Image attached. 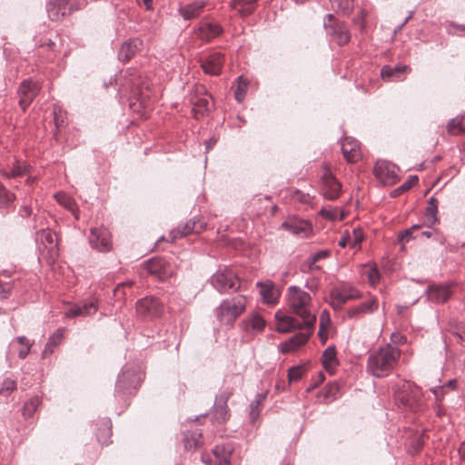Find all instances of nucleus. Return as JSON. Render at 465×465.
Masks as SVG:
<instances>
[{
  "label": "nucleus",
  "mask_w": 465,
  "mask_h": 465,
  "mask_svg": "<svg viewBox=\"0 0 465 465\" xmlns=\"http://www.w3.org/2000/svg\"><path fill=\"white\" fill-rule=\"evenodd\" d=\"M401 350L394 345L386 344L371 352L367 361V371L376 378L389 376L401 358Z\"/></svg>",
  "instance_id": "obj_1"
},
{
  "label": "nucleus",
  "mask_w": 465,
  "mask_h": 465,
  "mask_svg": "<svg viewBox=\"0 0 465 465\" xmlns=\"http://www.w3.org/2000/svg\"><path fill=\"white\" fill-rule=\"evenodd\" d=\"M287 304L290 311L302 320L304 327H313L316 316L313 312L312 296L296 285H291L286 293Z\"/></svg>",
  "instance_id": "obj_2"
},
{
  "label": "nucleus",
  "mask_w": 465,
  "mask_h": 465,
  "mask_svg": "<svg viewBox=\"0 0 465 465\" xmlns=\"http://www.w3.org/2000/svg\"><path fill=\"white\" fill-rule=\"evenodd\" d=\"M246 296L237 294L223 299L214 309V315L220 325L232 327L238 317L246 310Z\"/></svg>",
  "instance_id": "obj_3"
},
{
  "label": "nucleus",
  "mask_w": 465,
  "mask_h": 465,
  "mask_svg": "<svg viewBox=\"0 0 465 465\" xmlns=\"http://www.w3.org/2000/svg\"><path fill=\"white\" fill-rule=\"evenodd\" d=\"M213 287L220 293H229L231 291H238L241 287L236 273L228 268L218 270L210 279Z\"/></svg>",
  "instance_id": "obj_4"
},
{
  "label": "nucleus",
  "mask_w": 465,
  "mask_h": 465,
  "mask_svg": "<svg viewBox=\"0 0 465 465\" xmlns=\"http://www.w3.org/2000/svg\"><path fill=\"white\" fill-rule=\"evenodd\" d=\"M323 26L331 40L338 45L348 44L351 35L345 24L338 22L334 19L333 15L328 14L323 21Z\"/></svg>",
  "instance_id": "obj_5"
},
{
  "label": "nucleus",
  "mask_w": 465,
  "mask_h": 465,
  "mask_svg": "<svg viewBox=\"0 0 465 465\" xmlns=\"http://www.w3.org/2000/svg\"><path fill=\"white\" fill-rule=\"evenodd\" d=\"M330 298V305L334 310H340L348 301L361 298V293L351 284L342 283L331 291Z\"/></svg>",
  "instance_id": "obj_6"
},
{
  "label": "nucleus",
  "mask_w": 465,
  "mask_h": 465,
  "mask_svg": "<svg viewBox=\"0 0 465 465\" xmlns=\"http://www.w3.org/2000/svg\"><path fill=\"white\" fill-rule=\"evenodd\" d=\"M137 314L147 320H153L163 313V304L158 298L147 296L136 302Z\"/></svg>",
  "instance_id": "obj_7"
},
{
  "label": "nucleus",
  "mask_w": 465,
  "mask_h": 465,
  "mask_svg": "<svg viewBox=\"0 0 465 465\" xmlns=\"http://www.w3.org/2000/svg\"><path fill=\"white\" fill-rule=\"evenodd\" d=\"M88 242L92 249L100 252H110L113 248L112 234L104 226L90 229Z\"/></svg>",
  "instance_id": "obj_8"
},
{
  "label": "nucleus",
  "mask_w": 465,
  "mask_h": 465,
  "mask_svg": "<svg viewBox=\"0 0 465 465\" xmlns=\"http://www.w3.org/2000/svg\"><path fill=\"white\" fill-rule=\"evenodd\" d=\"M341 185L329 169L322 176L321 194L327 200L334 201L341 194Z\"/></svg>",
  "instance_id": "obj_9"
},
{
  "label": "nucleus",
  "mask_w": 465,
  "mask_h": 465,
  "mask_svg": "<svg viewBox=\"0 0 465 465\" xmlns=\"http://www.w3.org/2000/svg\"><path fill=\"white\" fill-rule=\"evenodd\" d=\"M137 374L134 371L123 369L119 374L115 384V394L125 395L133 394L137 388Z\"/></svg>",
  "instance_id": "obj_10"
},
{
  "label": "nucleus",
  "mask_w": 465,
  "mask_h": 465,
  "mask_svg": "<svg viewBox=\"0 0 465 465\" xmlns=\"http://www.w3.org/2000/svg\"><path fill=\"white\" fill-rule=\"evenodd\" d=\"M455 285L453 282L444 284H430L426 290L427 299L437 304L445 303L451 296V288Z\"/></svg>",
  "instance_id": "obj_11"
},
{
  "label": "nucleus",
  "mask_w": 465,
  "mask_h": 465,
  "mask_svg": "<svg viewBox=\"0 0 465 465\" xmlns=\"http://www.w3.org/2000/svg\"><path fill=\"white\" fill-rule=\"evenodd\" d=\"M224 64V55L220 52H214L200 58V64L206 74L219 75Z\"/></svg>",
  "instance_id": "obj_12"
},
{
  "label": "nucleus",
  "mask_w": 465,
  "mask_h": 465,
  "mask_svg": "<svg viewBox=\"0 0 465 465\" xmlns=\"http://www.w3.org/2000/svg\"><path fill=\"white\" fill-rule=\"evenodd\" d=\"M40 91V84L32 80H24L18 88L19 105L25 111Z\"/></svg>",
  "instance_id": "obj_13"
},
{
  "label": "nucleus",
  "mask_w": 465,
  "mask_h": 465,
  "mask_svg": "<svg viewBox=\"0 0 465 465\" xmlns=\"http://www.w3.org/2000/svg\"><path fill=\"white\" fill-rule=\"evenodd\" d=\"M395 401L405 411H417L419 409L418 403V391L411 389L410 385L403 386L402 389L398 390L395 394Z\"/></svg>",
  "instance_id": "obj_14"
},
{
  "label": "nucleus",
  "mask_w": 465,
  "mask_h": 465,
  "mask_svg": "<svg viewBox=\"0 0 465 465\" xmlns=\"http://www.w3.org/2000/svg\"><path fill=\"white\" fill-rule=\"evenodd\" d=\"M231 445L216 446L212 455H203L202 460L207 465H230Z\"/></svg>",
  "instance_id": "obj_15"
},
{
  "label": "nucleus",
  "mask_w": 465,
  "mask_h": 465,
  "mask_svg": "<svg viewBox=\"0 0 465 465\" xmlns=\"http://www.w3.org/2000/svg\"><path fill=\"white\" fill-rule=\"evenodd\" d=\"M374 174L383 183H393L397 177L396 166L388 161H377Z\"/></svg>",
  "instance_id": "obj_16"
},
{
  "label": "nucleus",
  "mask_w": 465,
  "mask_h": 465,
  "mask_svg": "<svg viewBox=\"0 0 465 465\" xmlns=\"http://www.w3.org/2000/svg\"><path fill=\"white\" fill-rule=\"evenodd\" d=\"M200 90L203 92L200 97H192L193 113L195 118L203 117L207 112L213 108L212 97L205 92L202 86Z\"/></svg>",
  "instance_id": "obj_17"
},
{
  "label": "nucleus",
  "mask_w": 465,
  "mask_h": 465,
  "mask_svg": "<svg viewBox=\"0 0 465 465\" xmlns=\"http://www.w3.org/2000/svg\"><path fill=\"white\" fill-rule=\"evenodd\" d=\"M341 152L348 163H356L361 156L359 142L351 137L341 141Z\"/></svg>",
  "instance_id": "obj_18"
},
{
  "label": "nucleus",
  "mask_w": 465,
  "mask_h": 465,
  "mask_svg": "<svg viewBox=\"0 0 465 465\" xmlns=\"http://www.w3.org/2000/svg\"><path fill=\"white\" fill-rule=\"evenodd\" d=\"M98 304L94 299L86 300L83 304H75L70 308L66 312L67 318H74L77 316H89L93 315L97 312Z\"/></svg>",
  "instance_id": "obj_19"
},
{
  "label": "nucleus",
  "mask_w": 465,
  "mask_h": 465,
  "mask_svg": "<svg viewBox=\"0 0 465 465\" xmlns=\"http://www.w3.org/2000/svg\"><path fill=\"white\" fill-rule=\"evenodd\" d=\"M206 5L207 1L205 0H194L192 3L180 6L178 13L184 20H192L203 13Z\"/></svg>",
  "instance_id": "obj_20"
},
{
  "label": "nucleus",
  "mask_w": 465,
  "mask_h": 465,
  "mask_svg": "<svg viewBox=\"0 0 465 465\" xmlns=\"http://www.w3.org/2000/svg\"><path fill=\"white\" fill-rule=\"evenodd\" d=\"M206 228V223L200 218L193 217L186 222L183 229H176L173 231V237H183L190 233H200Z\"/></svg>",
  "instance_id": "obj_21"
},
{
  "label": "nucleus",
  "mask_w": 465,
  "mask_h": 465,
  "mask_svg": "<svg viewBox=\"0 0 465 465\" xmlns=\"http://www.w3.org/2000/svg\"><path fill=\"white\" fill-rule=\"evenodd\" d=\"M282 227L292 234L300 236H306L312 229L307 221L296 218L285 221Z\"/></svg>",
  "instance_id": "obj_22"
},
{
  "label": "nucleus",
  "mask_w": 465,
  "mask_h": 465,
  "mask_svg": "<svg viewBox=\"0 0 465 465\" xmlns=\"http://www.w3.org/2000/svg\"><path fill=\"white\" fill-rule=\"evenodd\" d=\"M142 41L138 38H132L124 42L119 52L118 58L120 61L126 63L128 62L140 49Z\"/></svg>",
  "instance_id": "obj_23"
},
{
  "label": "nucleus",
  "mask_w": 465,
  "mask_h": 465,
  "mask_svg": "<svg viewBox=\"0 0 465 465\" xmlns=\"http://www.w3.org/2000/svg\"><path fill=\"white\" fill-rule=\"evenodd\" d=\"M146 269L150 274L155 275L160 280L165 279L170 274L169 268L162 258L150 259L147 262Z\"/></svg>",
  "instance_id": "obj_24"
},
{
  "label": "nucleus",
  "mask_w": 465,
  "mask_h": 465,
  "mask_svg": "<svg viewBox=\"0 0 465 465\" xmlns=\"http://www.w3.org/2000/svg\"><path fill=\"white\" fill-rule=\"evenodd\" d=\"M275 317L277 320L276 330L279 332L286 333V332H290L293 330L301 329V328L304 327L302 321L299 322L296 319H294L292 316H290V315L279 316V313H276Z\"/></svg>",
  "instance_id": "obj_25"
},
{
  "label": "nucleus",
  "mask_w": 465,
  "mask_h": 465,
  "mask_svg": "<svg viewBox=\"0 0 465 465\" xmlns=\"http://www.w3.org/2000/svg\"><path fill=\"white\" fill-rule=\"evenodd\" d=\"M223 32L222 26L216 23H203L198 28L199 37L206 42L219 36Z\"/></svg>",
  "instance_id": "obj_26"
},
{
  "label": "nucleus",
  "mask_w": 465,
  "mask_h": 465,
  "mask_svg": "<svg viewBox=\"0 0 465 465\" xmlns=\"http://www.w3.org/2000/svg\"><path fill=\"white\" fill-rule=\"evenodd\" d=\"M378 309V300L371 298L357 306L348 310L349 318H358L363 314L372 313Z\"/></svg>",
  "instance_id": "obj_27"
},
{
  "label": "nucleus",
  "mask_w": 465,
  "mask_h": 465,
  "mask_svg": "<svg viewBox=\"0 0 465 465\" xmlns=\"http://www.w3.org/2000/svg\"><path fill=\"white\" fill-rule=\"evenodd\" d=\"M310 332H299L292 337H291L288 341L281 343V351L282 353H287L292 351L298 349L300 346L305 344L310 337Z\"/></svg>",
  "instance_id": "obj_28"
},
{
  "label": "nucleus",
  "mask_w": 465,
  "mask_h": 465,
  "mask_svg": "<svg viewBox=\"0 0 465 465\" xmlns=\"http://www.w3.org/2000/svg\"><path fill=\"white\" fill-rule=\"evenodd\" d=\"M258 0H232L230 6L236 10L241 16H248L255 10Z\"/></svg>",
  "instance_id": "obj_29"
},
{
  "label": "nucleus",
  "mask_w": 465,
  "mask_h": 465,
  "mask_svg": "<svg viewBox=\"0 0 465 465\" xmlns=\"http://www.w3.org/2000/svg\"><path fill=\"white\" fill-rule=\"evenodd\" d=\"M260 287V294L264 302L272 304L276 302L278 299V292L274 289V284L272 282H257Z\"/></svg>",
  "instance_id": "obj_30"
},
{
  "label": "nucleus",
  "mask_w": 465,
  "mask_h": 465,
  "mask_svg": "<svg viewBox=\"0 0 465 465\" xmlns=\"http://www.w3.org/2000/svg\"><path fill=\"white\" fill-rule=\"evenodd\" d=\"M184 448L186 450H195L202 444V430L193 429L184 432L183 439Z\"/></svg>",
  "instance_id": "obj_31"
},
{
  "label": "nucleus",
  "mask_w": 465,
  "mask_h": 465,
  "mask_svg": "<svg viewBox=\"0 0 465 465\" xmlns=\"http://www.w3.org/2000/svg\"><path fill=\"white\" fill-rule=\"evenodd\" d=\"M411 68L408 65L398 64L395 66L384 65L381 68V75L383 80L398 79L403 73L410 72Z\"/></svg>",
  "instance_id": "obj_32"
},
{
  "label": "nucleus",
  "mask_w": 465,
  "mask_h": 465,
  "mask_svg": "<svg viewBox=\"0 0 465 465\" xmlns=\"http://www.w3.org/2000/svg\"><path fill=\"white\" fill-rule=\"evenodd\" d=\"M322 364L327 371H331L337 364L336 351L333 346L326 348L322 355Z\"/></svg>",
  "instance_id": "obj_33"
},
{
  "label": "nucleus",
  "mask_w": 465,
  "mask_h": 465,
  "mask_svg": "<svg viewBox=\"0 0 465 465\" xmlns=\"http://www.w3.org/2000/svg\"><path fill=\"white\" fill-rule=\"evenodd\" d=\"M212 415L213 419L216 422H225L230 417L228 405L215 401L213 407Z\"/></svg>",
  "instance_id": "obj_34"
},
{
  "label": "nucleus",
  "mask_w": 465,
  "mask_h": 465,
  "mask_svg": "<svg viewBox=\"0 0 465 465\" xmlns=\"http://www.w3.org/2000/svg\"><path fill=\"white\" fill-rule=\"evenodd\" d=\"M242 323L244 324L246 330L252 328L257 331H262L265 327L264 319L256 312L250 314L247 318L244 319Z\"/></svg>",
  "instance_id": "obj_35"
},
{
  "label": "nucleus",
  "mask_w": 465,
  "mask_h": 465,
  "mask_svg": "<svg viewBox=\"0 0 465 465\" xmlns=\"http://www.w3.org/2000/svg\"><path fill=\"white\" fill-rule=\"evenodd\" d=\"M437 213H438V200L434 196H431L428 201V206H427V208L425 210V213H424L427 222L429 223H430L431 225L435 224L439 221Z\"/></svg>",
  "instance_id": "obj_36"
},
{
  "label": "nucleus",
  "mask_w": 465,
  "mask_h": 465,
  "mask_svg": "<svg viewBox=\"0 0 465 465\" xmlns=\"http://www.w3.org/2000/svg\"><path fill=\"white\" fill-rule=\"evenodd\" d=\"M63 338L64 331L62 329L56 330L55 332L49 337L43 351V355L45 356L47 354L53 353L54 349L62 341Z\"/></svg>",
  "instance_id": "obj_37"
},
{
  "label": "nucleus",
  "mask_w": 465,
  "mask_h": 465,
  "mask_svg": "<svg viewBox=\"0 0 465 465\" xmlns=\"http://www.w3.org/2000/svg\"><path fill=\"white\" fill-rule=\"evenodd\" d=\"M111 435V420L109 419H104L103 420V428H100L96 433L97 440L102 444H107Z\"/></svg>",
  "instance_id": "obj_38"
},
{
  "label": "nucleus",
  "mask_w": 465,
  "mask_h": 465,
  "mask_svg": "<svg viewBox=\"0 0 465 465\" xmlns=\"http://www.w3.org/2000/svg\"><path fill=\"white\" fill-rule=\"evenodd\" d=\"M27 172V166L22 164L19 161L15 160L10 171H4L2 175L6 178H15L25 174Z\"/></svg>",
  "instance_id": "obj_39"
},
{
  "label": "nucleus",
  "mask_w": 465,
  "mask_h": 465,
  "mask_svg": "<svg viewBox=\"0 0 465 465\" xmlns=\"http://www.w3.org/2000/svg\"><path fill=\"white\" fill-rule=\"evenodd\" d=\"M15 196L0 183V209H8L14 203Z\"/></svg>",
  "instance_id": "obj_40"
},
{
  "label": "nucleus",
  "mask_w": 465,
  "mask_h": 465,
  "mask_svg": "<svg viewBox=\"0 0 465 465\" xmlns=\"http://www.w3.org/2000/svg\"><path fill=\"white\" fill-rule=\"evenodd\" d=\"M55 198L58 203L63 204L65 208H67L68 210H70L73 213V214L76 220L79 219L78 211H76L74 209V207H75L74 201L70 196L66 195L65 193H60L55 194Z\"/></svg>",
  "instance_id": "obj_41"
},
{
  "label": "nucleus",
  "mask_w": 465,
  "mask_h": 465,
  "mask_svg": "<svg viewBox=\"0 0 465 465\" xmlns=\"http://www.w3.org/2000/svg\"><path fill=\"white\" fill-rule=\"evenodd\" d=\"M15 341L21 345V348L18 351V357L20 359H25L30 352L32 343L25 336H18L11 342L10 345L13 346Z\"/></svg>",
  "instance_id": "obj_42"
},
{
  "label": "nucleus",
  "mask_w": 465,
  "mask_h": 465,
  "mask_svg": "<svg viewBox=\"0 0 465 465\" xmlns=\"http://www.w3.org/2000/svg\"><path fill=\"white\" fill-rule=\"evenodd\" d=\"M46 11L48 14V17L53 21H59L64 18L66 14L61 9V7L52 1L47 3Z\"/></svg>",
  "instance_id": "obj_43"
},
{
  "label": "nucleus",
  "mask_w": 465,
  "mask_h": 465,
  "mask_svg": "<svg viewBox=\"0 0 465 465\" xmlns=\"http://www.w3.org/2000/svg\"><path fill=\"white\" fill-rule=\"evenodd\" d=\"M40 400L38 397H33L25 402L23 407V416L25 418H31L36 411Z\"/></svg>",
  "instance_id": "obj_44"
},
{
  "label": "nucleus",
  "mask_w": 465,
  "mask_h": 465,
  "mask_svg": "<svg viewBox=\"0 0 465 465\" xmlns=\"http://www.w3.org/2000/svg\"><path fill=\"white\" fill-rule=\"evenodd\" d=\"M262 399H263V396L262 394H258L256 396V398L250 404L249 415H250V419H251L252 422H254L260 415Z\"/></svg>",
  "instance_id": "obj_45"
},
{
  "label": "nucleus",
  "mask_w": 465,
  "mask_h": 465,
  "mask_svg": "<svg viewBox=\"0 0 465 465\" xmlns=\"http://www.w3.org/2000/svg\"><path fill=\"white\" fill-rule=\"evenodd\" d=\"M424 431L421 433H415L410 439L408 445L413 452H418L421 450L424 443Z\"/></svg>",
  "instance_id": "obj_46"
},
{
  "label": "nucleus",
  "mask_w": 465,
  "mask_h": 465,
  "mask_svg": "<svg viewBox=\"0 0 465 465\" xmlns=\"http://www.w3.org/2000/svg\"><path fill=\"white\" fill-rule=\"evenodd\" d=\"M332 7L338 8L344 15H348L353 8V0H330Z\"/></svg>",
  "instance_id": "obj_47"
},
{
  "label": "nucleus",
  "mask_w": 465,
  "mask_h": 465,
  "mask_svg": "<svg viewBox=\"0 0 465 465\" xmlns=\"http://www.w3.org/2000/svg\"><path fill=\"white\" fill-rule=\"evenodd\" d=\"M248 82L242 75L238 77V87L234 92L235 98L238 102H242L247 91Z\"/></svg>",
  "instance_id": "obj_48"
},
{
  "label": "nucleus",
  "mask_w": 465,
  "mask_h": 465,
  "mask_svg": "<svg viewBox=\"0 0 465 465\" xmlns=\"http://www.w3.org/2000/svg\"><path fill=\"white\" fill-rule=\"evenodd\" d=\"M15 389H16L15 381L12 379L7 378V379L4 380V381L2 382V385L0 387V395L7 397Z\"/></svg>",
  "instance_id": "obj_49"
},
{
  "label": "nucleus",
  "mask_w": 465,
  "mask_h": 465,
  "mask_svg": "<svg viewBox=\"0 0 465 465\" xmlns=\"http://www.w3.org/2000/svg\"><path fill=\"white\" fill-rule=\"evenodd\" d=\"M54 123L56 127V130H59L61 127L64 125L66 115L65 112H64L59 107L54 108Z\"/></svg>",
  "instance_id": "obj_50"
},
{
  "label": "nucleus",
  "mask_w": 465,
  "mask_h": 465,
  "mask_svg": "<svg viewBox=\"0 0 465 465\" xmlns=\"http://www.w3.org/2000/svg\"><path fill=\"white\" fill-rule=\"evenodd\" d=\"M338 392V386L336 384H328L322 394L326 401H331L336 398V393Z\"/></svg>",
  "instance_id": "obj_51"
},
{
  "label": "nucleus",
  "mask_w": 465,
  "mask_h": 465,
  "mask_svg": "<svg viewBox=\"0 0 465 465\" xmlns=\"http://www.w3.org/2000/svg\"><path fill=\"white\" fill-rule=\"evenodd\" d=\"M303 374V368L302 366H293L288 371L289 381H296L302 378Z\"/></svg>",
  "instance_id": "obj_52"
},
{
  "label": "nucleus",
  "mask_w": 465,
  "mask_h": 465,
  "mask_svg": "<svg viewBox=\"0 0 465 465\" xmlns=\"http://www.w3.org/2000/svg\"><path fill=\"white\" fill-rule=\"evenodd\" d=\"M447 129L450 134H456L463 130L461 122L458 119H450L447 124Z\"/></svg>",
  "instance_id": "obj_53"
},
{
  "label": "nucleus",
  "mask_w": 465,
  "mask_h": 465,
  "mask_svg": "<svg viewBox=\"0 0 465 465\" xmlns=\"http://www.w3.org/2000/svg\"><path fill=\"white\" fill-rule=\"evenodd\" d=\"M418 183L417 175H411L395 192L401 193L410 190Z\"/></svg>",
  "instance_id": "obj_54"
},
{
  "label": "nucleus",
  "mask_w": 465,
  "mask_h": 465,
  "mask_svg": "<svg viewBox=\"0 0 465 465\" xmlns=\"http://www.w3.org/2000/svg\"><path fill=\"white\" fill-rule=\"evenodd\" d=\"M456 385V380H450L445 385L442 387H435L431 389V391L436 397V400L439 401L440 394L442 395V393L445 391L446 389H453Z\"/></svg>",
  "instance_id": "obj_55"
},
{
  "label": "nucleus",
  "mask_w": 465,
  "mask_h": 465,
  "mask_svg": "<svg viewBox=\"0 0 465 465\" xmlns=\"http://www.w3.org/2000/svg\"><path fill=\"white\" fill-rule=\"evenodd\" d=\"M36 235L37 238L45 240L50 244H53L56 240L55 234L50 230H40Z\"/></svg>",
  "instance_id": "obj_56"
},
{
  "label": "nucleus",
  "mask_w": 465,
  "mask_h": 465,
  "mask_svg": "<svg viewBox=\"0 0 465 465\" xmlns=\"http://www.w3.org/2000/svg\"><path fill=\"white\" fill-rule=\"evenodd\" d=\"M413 232L410 228L401 232L398 235V241L400 242H408L411 239L414 238L412 236Z\"/></svg>",
  "instance_id": "obj_57"
},
{
  "label": "nucleus",
  "mask_w": 465,
  "mask_h": 465,
  "mask_svg": "<svg viewBox=\"0 0 465 465\" xmlns=\"http://www.w3.org/2000/svg\"><path fill=\"white\" fill-rule=\"evenodd\" d=\"M319 213L325 217V218H328L330 220H335L337 218V210H328V209H325V208H322L320 210Z\"/></svg>",
  "instance_id": "obj_58"
},
{
  "label": "nucleus",
  "mask_w": 465,
  "mask_h": 465,
  "mask_svg": "<svg viewBox=\"0 0 465 465\" xmlns=\"http://www.w3.org/2000/svg\"><path fill=\"white\" fill-rule=\"evenodd\" d=\"M329 256V252L327 250H322L314 254L312 257V263L315 264L318 261L324 259Z\"/></svg>",
  "instance_id": "obj_59"
},
{
  "label": "nucleus",
  "mask_w": 465,
  "mask_h": 465,
  "mask_svg": "<svg viewBox=\"0 0 465 465\" xmlns=\"http://www.w3.org/2000/svg\"><path fill=\"white\" fill-rule=\"evenodd\" d=\"M232 395V391H224L219 396L216 397L215 401L227 404L229 398Z\"/></svg>",
  "instance_id": "obj_60"
},
{
  "label": "nucleus",
  "mask_w": 465,
  "mask_h": 465,
  "mask_svg": "<svg viewBox=\"0 0 465 465\" xmlns=\"http://www.w3.org/2000/svg\"><path fill=\"white\" fill-rule=\"evenodd\" d=\"M52 2L59 5L66 15L72 10V7H68L70 0H53Z\"/></svg>",
  "instance_id": "obj_61"
},
{
  "label": "nucleus",
  "mask_w": 465,
  "mask_h": 465,
  "mask_svg": "<svg viewBox=\"0 0 465 465\" xmlns=\"http://www.w3.org/2000/svg\"><path fill=\"white\" fill-rule=\"evenodd\" d=\"M368 278L371 283H375L380 279V273L377 268H371L368 272Z\"/></svg>",
  "instance_id": "obj_62"
},
{
  "label": "nucleus",
  "mask_w": 465,
  "mask_h": 465,
  "mask_svg": "<svg viewBox=\"0 0 465 465\" xmlns=\"http://www.w3.org/2000/svg\"><path fill=\"white\" fill-rule=\"evenodd\" d=\"M31 213H32V209L29 206L25 205L20 210V214L23 217H28L31 215Z\"/></svg>",
  "instance_id": "obj_63"
},
{
  "label": "nucleus",
  "mask_w": 465,
  "mask_h": 465,
  "mask_svg": "<svg viewBox=\"0 0 465 465\" xmlns=\"http://www.w3.org/2000/svg\"><path fill=\"white\" fill-rule=\"evenodd\" d=\"M350 239V235L347 232L345 235H343L338 242V245L341 248H344L347 245V242Z\"/></svg>",
  "instance_id": "obj_64"
}]
</instances>
